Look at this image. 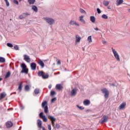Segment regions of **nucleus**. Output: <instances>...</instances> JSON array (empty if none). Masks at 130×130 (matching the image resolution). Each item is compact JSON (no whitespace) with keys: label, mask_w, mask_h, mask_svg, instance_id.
I'll return each instance as SVG.
<instances>
[{"label":"nucleus","mask_w":130,"mask_h":130,"mask_svg":"<svg viewBox=\"0 0 130 130\" xmlns=\"http://www.w3.org/2000/svg\"><path fill=\"white\" fill-rule=\"evenodd\" d=\"M44 20L49 24V25H53L55 23V20L50 17H44Z\"/></svg>","instance_id":"f257e3e1"},{"label":"nucleus","mask_w":130,"mask_h":130,"mask_svg":"<svg viewBox=\"0 0 130 130\" xmlns=\"http://www.w3.org/2000/svg\"><path fill=\"white\" fill-rule=\"evenodd\" d=\"M103 94H104L105 98L107 99L109 97V91L106 88H104L101 89Z\"/></svg>","instance_id":"f03ea898"},{"label":"nucleus","mask_w":130,"mask_h":130,"mask_svg":"<svg viewBox=\"0 0 130 130\" xmlns=\"http://www.w3.org/2000/svg\"><path fill=\"white\" fill-rule=\"evenodd\" d=\"M112 52L114 54V56L115 57L116 60H117L118 61H120V58L119 57V55L118 54V53L116 51L115 49H112Z\"/></svg>","instance_id":"7ed1b4c3"},{"label":"nucleus","mask_w":130,"mask_h":130,"mask_svg":"<svg viewBox=\"0 0 130 130\" xmlns=\"http://www.w3.org/2000/svg\"><path fill=\"white\" fill-rule=\"evenodd\" d=\"M109 119V118H108V117H107V116L105 115L100 120V123L102 124V123H104V122H107Z\"/></svg>","instance_id":"20e7f679"},{"label":"nucleus","mask_w":130,"mask_h":130,"mask_svg":"<svg viewBox=\"0 0 130 130\" xmlns=\"http://www.w3.org/2000/svg\"><path fill=\"white\" fill-rule=\"evenodd\" d=\"M48 118L51 121L52 125L53 127H54V125H55V123H54V121L56 120V118L53 117L52 116L49 115Z\"/></svg>","instance_id":"39448f33"},{"label":"nucleus","mask_w":130,"mask_h":130,"mask_svg":"<svg viewBox=\"0 0 130 130\" xmlns=\"http://www.w3.org/2000/svg\"><path fill=\"white\" fill-rule=\"evenodd\" d=\"M44 72L43 71H39L38 73V75L39 76V77H42L43 79H48V75H46V76L44 77Z\"/></svg>","instance_id":"423d86ee"},{"label":"nucleus","mask_w":130,"mask_h":130,"mask_svg":"<svg viewBox=\"0 0 130 130\" xmlns=\"http://www.w3.org/2000/svg\"><path fill=\"white\" fill-rule=\"evenodd\" d=\"M84 17H85V15H81L79 16L78 20L79 22H81V23H82V24H86V21L84 20Z\"/></svg>","instance_id":"0eeeda50"},{"label":"nucleus","mask_w":130,"mask_h":130,"mask_svg":"<svg viewBox=\"0 0 130 130\" xmlns=\"http://www.w3.org/2000/svg\"><path fill=\"white\" fill-rule=\"evenodd\" d=\"M24 60H25L26 62H30L31 61V59L30 58V56L28 55H24Z\"/></svg>","instance_id":"6e6552de"},{"label":"nucleus","mask_w":130,"mask_h":130,"mask_svg":"<svg viewBox=\"0 0 130 130\" xmlns=\"http://www.w3.org/2000/svg\"><path fill=\"white\" fill-rule=\"evenodd\" d=\"M78 92V89L74 88L71 91V96L74 97V96H76L77 95V92Z\"/></svg>","instance_id":"1a4fd4ad"},{"label":"nucleus","mask_w":130,"mask_h":130,"mask_svg":"<svg viewBox=\"0 0 130 130\" xmlns=\"http://www.w3.org/2000/svg\"><path fill=\"white\" fill-rule=\"evenodd\" d=\"M37 68V64L35 62H32L30 63V68L32 71H35Z\"/></svg>","instance_id":"9d476101"},{"label":"nucleus","mask_w":130,"mask_h":130,"mask_svg":"<svg viewBox=\"0 0 130 130\" xmlns=\"http://www.w3.org/2000/svg\"><path fill=\"white\" fill-rule=\"evenodd\" d=\"M37 125H38V127H39V128L41 129L42 128V121H41V120L40 119H38L37 120Z\"/></svg>","instance_id":"9b49d317"},{"label":"nucleus","mask_w":130,"mask_h":130,"mask_svg":"<svg viewBox=\"0 0 130 130\" xmlns=\"http://www.w3.org/2000/svg\"><path fill=\"white\" fill-rule=\"evenodd\" d=\"M69 24L71 25H75V26H77V27H80V24L77 23L76 21L74 20H71L69 22Z\"/></svg>","instance_id":"f8f14e48"},{"label":"nucleus","mask_w":130,"mask_h":130,"mask_svg":"<svg viewBox=\"0 0 130 130\" xmlns=\"http://www.w3.org/2000/svg\"><path fill=\"white\" fill-rule=\"evenodd\" d=\"M75 38L76 44H78V43H80V42L81 41V39H82V38H81V37H80L79 35H76L75 36Z\"/></svg>","instance_id":"ddd939ff"},{"label":"nucleus","mask_w":130,"mask_h":130,"mask_svg":"<svg viewBox=\"0 0 130 130\" xmlns=\"http://www.w3.org/2000/svg\"><path fill=\"white\" fill-rule=\"evenodd\" d=\"M38 64H39L40 66V67H41V68L42 69H43V68H44V67H45L44 63L43 62V61H42L41 59H39L38 60Z\"/></svg>","instance_id":"4468645a"},{"label":"nucleus","mask_w":130,"mask_h":130,"mask_svg":"<svg viewBox=\"0 0 130 130\" xmlns=\"http://www.w3.org/2000/svg\"><path fill=\"white\" fill-rule=\"evenodd\" d=\"M125 106H126V103H123L121 104V105L119 107V109L120 110H122V109H124V108H125Z\"/></svg>","instance_id":"2eb2a0df"},{"label":"nucleus","mask_w":130,"mask_h":130,"mask_svg":"<svg viewBox=\"0 0 130 130\" xmlns=\"http://www.w3.org/2000/svg\"><path fill=\"white\" fill-rule=\"evenodd\" d=\"M91 102L89 100H86L83 102V104L85 106H88V105H90Z\"/></svg>","instance_id":"dca6fc26"},{"label":"nucleus","mask_w":130,"mask_h":130,"mask_svg":"<svg viewBox=\"0 0 130 130\" xmlns=\"http://www.w3.org/2000/svg\"><path fill=\"white\" fill-rule=\"evenodd\" d=\"M6 125L8 128H10V127L13 126V122L12 121H8L6 123Z\"/></svg>","instance_id":"f3484780"},{"label":"nucleus","mask_w":130,"mask_h":130,"mask_svg":"<svg viewBox=\"0 0 130 130\" xmlns=\"http://www.w3.org/2000/svg\"><path fill=\"white\" fill-rule=\"evenodd\" d=\"M62 86H61V84H56V89H57V90H59V91H60V90H62Z\"/></svg>","instance_id":"a211bd4d"},{"label":"nucleus","mask_w":130,"mask_h":130,"mask_svg":"<svg viewBox=\"0 0 130 130\" xmlns=\"http://www.w3.org/2000/svg\"><path fill=\"white\" fill-rule=\"evenodd\" d=\"M28 69L25 68L24 69H22L21 71V74H26V75L28 74Z\"/></svg>","instance_id":"6ab92c4d"},{"label":"nucleus","mask_w":130,"mask_h":130,"mask_svg":"<svg viewBox=\"0 0 130 130\" xmlns=\"http://www.w3.org/2000/svg\"><path fill=\"white\" fill-rule=\"evenodd\" d=\"M90 20L92 23H95V22H96V18H95L94 16H90Z\"/></svg>","instance_id":"aec40b11"},{"label":"nucleus","mask_w":130,"mask_h":130,"mask_svg":"<svg viewBox=\"0 0 130 130\" xmlns=\"http://www.w3.org/2000/svg\"><path fill=\"white\" fill-rule=\"evenodd\" d=\"M7 96V94H6V92H2L1 94V96H0V100H2V99H3V98H5Z\"/></svg>","instance_id":"412c9836"},{"label":"nucleus","mask_w":130,"mask_h":130,"mask_svg":"<svg viewBox=\"0 0 130 130\" xmlns=\"http://www.w3.org/2000/svg\"><path fill=\"white\" fill-rule=\"evenodd\" d=\"M31 10L36 12H38V8H37V7H36V6H32L31 7Z\"/></svg>","instance_id":"4be33fe9"},{"label":"nucleus","mask_w":130,"mask_h":130,"mask_svg":"<svg viewBox=\"0 0 130 130\" xmlns=\"http://www.w3.org/2000/svg\"><path fill=\"white\" fill-rule=\"evenodd\" d=\"M123 3V0H117L116 1V6H119Z\"/></svg>","instance_id":"5701e85b"},{"label":"nucleus","mask_w":130,"mask_h":130,"mask_svg":"<svg viewBox=\"0 0 130 130\" xmlns=\"http://www.w3.org/2000/svg\"><path fill=\"white\" fill-rule=\"evenodd\" d=\"M27 2L29 5H34L36 0H27Z\"/></svg>","instance_id":"b1692460"},{"label":"nucleus","mask_w":130,"mask_h":130,"mask_svg":"<svg viewBox=\"0 0 130 130\" xmlns=\"http://www.w3.org/2000/svg\"><path fill=\"white\" fill-rule=\"evenodd\" d=\"M23 87V83L21 82L19 84V86L18 87V90L19 92H21L22 91V88Z\"/></svg>","instance_id":"393cba45"},{"label":"nucleus","mask_w":130,"mask_h":130,"mask_svg":"<svg viewBox=\"0 0 130 130\" xmlns=\"http://www.w3.org/2000/svg\"><path fill=\"white\" fill-rule=\"evenodd\" d=\"M103 4L104 6H105V7H107L108 5H109V2L106 1H104L103 2Z\"/></svg>","instance_id":"a878e982"},{"label":"nucleus","mask_w":130,"mask_h":130,"mask_svg":"<svg viewBox=\"0 0 130 130\" xmlns=\"http://www.w3.org/2000/svg\"><path fill=\"white\" fill-rule=\"evenodd\" d=\"M11 76V72L10 71L8 72L5 76V79H8V78H10Z\"/></svg>","instance_id":"bb28decb"},{"label":"nucleus","mask_w":130,"mask_h":130,"mask_svg":"<svg viewBox=\"0 0 130 130\" xmlns=\"http://www.w3.org/2000/svg\"><path fill=\"white\" fill-rule=\"evenodd\" d=\"M44 112L46 114L48 113V107H47V106H45L44 107Z\"/></svg>","instance_id":"cd10ccee"},{"label":"nucleus","mask_w":130,"mask_h":130,"mask_svg":"<svg viewBox=\"0 0 130 130\" xmlns=\"http://www.w3.org/2000/svg\"><path fill=\"white\" fill-rule=\"evenodd\" d=\"M25 91H29L30 90V85H26L25 86Z\"/></svg>","instance_id":"c85d7f7f"},{"label":"nucleus","mask_w":130,"mask_h":130,"mask_svg":"<svg viewBox=\"0 0 130 130\" xmlns=\"http://www.w3.org/2000/svg\"><path fill=\"white\" fill-rule=\"evenodd\" d=\"M21 68L22 69V70L25 69H27V66H26V64L24 63H23L21 64Z\"/></svg>","instance_id":"c756f323"},{"label":"nucleus","mask_w":130,"mask_h":130,"mask_svg":"<svg viewBox=\"0 0 130 130\" xmlns=\"http://www.w3.org/2000/svg\"><path fill=\"white\" fill-rule=\"evenodd\" d=\"M87 41L90 43L92 42V36H89L87 38Z\"/></svg>","instance_id":"7c9ffc66"},{"label":"nucleus","mask_w":130,"mask_h":130,"mask_svg":"<svg viewBox=\"0 0 130 130\" xmlns=\"http://www.w3.org/2000/svg\"><path fill=\"white\" fill-rule=\"evenodd\" d=\"M6 59L4 57H0V62H5Z\"/></svg>","instance_id":"2f4dec72"},{"label":"nucleus","mask_w":130,"mask_h":130,"mask_svg":"<svg viewBox=\"0 0 130 130\" xmlns=\"http://www.w3.org/2000/svg\"><path fill=\"white\" fill-rule=\"evenodd\" d=\"M45 105H47V102L45 101L42 103V107H45Z\"/></svg>","instance_id":"473e14b6"},{"label":"nucleus","mask_w":130,"mask_h":130,"mask_svg":"<svg viewBox=\"0 0 130 130\" xmlns=\"http://www.w3.org/2000/svg\"><path fill=\"white\" fill-rule=\"evenodd\" d=\"M102 18L103 19H105V20H107V19H108V16H107V15L106 14H103L102 16Z\"/></svg>","instance_id":"72a5a7b5"},{"label":"nucleus","mask_w":130,"mask_h":130,"mask_svg":"<svg viewBox=\"0 0 130 130\" xmlns=\"http://www.w3.org/2000/svg\"><path fill=\"white\" fill-rule=\"evenodd\" d=\"M35 93L36 94H39V89L36 88L34 90Z\"/></svg>","instance_id":"f704fd0d"},{"label":"nucleus","mask_w":130,"mask_h":130,"mask_svg":"<svg viewBox=\"0 0 130 130\" xmlns=\"http://www.w3.org/2000/svg\"><path fill=\"white\" fill-rule=\"evenodd\" d=\"M42 118L44 122H46L47 121V118H46V116H44Z\"/></svg>","instance_id":"c9c22d12"},{"label":"nucleus","mask_w":130,"mask_h":130,"mask_svg":"<svg viewBox=\"0 0 130 130\" xmlns=\"http://www.w3.org/2000/svg\"><path fill=\"white\" fill-rule=\"evenodd\" d=\"M19 19L22 20V19H24V18H26V16H25L24 14L23 15H21L19 16Z\"/></svg>","instance_id":"e433bc0d"},{"label":"nucleus","mask_w":130,"mask_h":130,"mask_svg":"<svg viewBox=\"0 0 130 130\" xmlns=\"http://www.w3.org/2000/svg\"><path fill=\"white\" fill-rule=\"evenodd\" d=\"M7 45L8 47H13V44L12 43H8Z\"/></svg>","instance_id":"4c0bfd02"},{"label":"nucleus","mask_w":130,"mask_h":130,"mask_svg":"<svg viewBox=\"0 0 130 130\" xmlns=\"http://www.w3.org/2000/svg\"><path fill=\"white\" fill-rule=\"evenodd\" d=\"M13 2L14 4H15V5H19V2H18L17 0H13Z\"/></svg>","instance_id":"58836bf2"},{"label":"nucleus","mask_w":130,"mask_h":130,"mask_svg":"<svg viewBox=\"0 0 130 130\" xmlns=\"http://www.w3.org/2000/svg\"><path fill=\"white\" fill-rule=\"evenodd\" d=\"M80 13L82 14H86V11H85V10L83 9H80Z\"/></svg>","instance_id":"ea45409f"},{"label":"nucleus","mask_w":130,"mask_h":130,"mask_svg":"<svg viewBox=\"0 0 130 130\" xmlns=\"http://www.w3.org/2000/svg\"><path fill=\"white\" fill-rule=\"evenodd\" d=\"M44 116H45L43 115V112H41V113H40V117L41 118H42Z\"/></svg>","instance_id":"a19ab883"},{"label":"nucleus","mask_w":130,"mask_h":130,"mask_svg":"<svg viewBox=\"0 0 130 130\" xmlns=\"http://www.w3.org/2000/svg\"><path fill=\"white\" fill-rule=\"evenodd\" d=\"M14 49H19V46H18L17 45H15L14 46Z\"/></svg>","instance_id":"79ce46f5"},{"label":"nucleus","mask_w":130,"mask_h":130,"mask_svg":"<svg viewBox=\"0 0 130 130\" xmlns=\"http://www.w3.org/2000/svg\"><path fill=\"white\" fill-rule=\"evenodd\" d=\"M55 91H51V93H50L51 96H53V95H55Z\"/></svg>","instance_id":"37998d69"},{"label":"nucleus","mask_w":130,"mask_h":130,"mask_svg":"<svg viewBox=\"0 0 130 130\" xmlns=\"http://www.w3.org/2000/svg\"><path fill=\"white\" fill-rule=\"evenodd\" d=\"M56 101V98H54L51 100L52 103H53V102H55Z\"/></svg>","instance_id":"c03bdc74"},{"label":"nucleus","mask_w":130,"mask_h":130,"mask_svg":"<svg viewBox=\"0 0 130 130\" xmlns=\"http://www.w3.org/2000/svg\"><path fill=\"white\" fill-rule=\"evenodd\" d=\"M96 11L98 12V14H101V10H100V9L97 8Z\"/></svg>","instance_id":"a18cd8bd"},{"label":"nucleus","mask_w":130,"mask_h":130,"mask_svg":"<svg viewBox=\"0 0 130 130\" xmlns=\"http://www.w3.org/2000/svg\"><path fill=\"white\" fill-rule=\"evenodd\" d=\"M76 106L78 108L80 109V110H83V109H84V108H83L82 107H79L78 105Z\"/></svg>","instance_id":"49530a36"},{"label":"nucleus","mask_w":130,"mask_h":130,"mask_svg":"<svg viewBox=\"0 0 130 130\" xmlns=\"http://www.w3.org/2000/svg\"><path fill=\"white\" fill-rule=\"evenodd\" d=\"M60 127V125L58 123L56 124V128H59Z\"/></svg>","instance_id":"de8ad7c7"},{"label":"nucleus","mask_w":130,"mask_h":130,"mask_svg":"<svg viewBox=\"0 0 130 130\" xmlns=\"http://www.w3.org/2000/svg\"><path fill=\"white\" fill-rule=\"evenodd\" d=\"M6 4L7 7L10 6V3H9V1H7V2H6Z\"/></svg>","instance_id":"09e8293b"},{"label":"nucleus","mask_w":130,"mask_h":130,"mask_svg":"<svg viewBox=\"0 0 130 130\" xmlns=\"http://www.w3.org/2000/svg\"><path fill=\"white\" fill-rule=\"evenodd\" d=\"M23 15H24V16H25V17H27V16H29L30 14H29L28 13H24Z\"/></svg>","instance_id":"8fccbe9b"},{"label":"nucleus","mask_w":130,"mask_h":130,"mask_svg":"<svg viewBox=\"0 0 130 130\" xmlns=\"http://www.w3.org/2000/svg\"><path fill=\"white\" fill-rule=\"evenodd\" d=\"M48 128L49 130H51V125L50 124L48 125Z\"/></svg>","instance_id":"3c124183"},{"label":"nucleus","mask_w":130,"mask_h":130,"mask_svg":"<svg viewBox=\"0 0 130 130\" xmlns=\"http://www.w3.org/2000/svg\"><path fill=\"white\" fill-rule=\"evenodd\" d=\"M46 76H48V78L49 77V75H48V74L44 73V77H46Z\"/></svg>","instance_id":"603ef678"},{"label":"nucleus","mask_w":130,"mask_h":130,"mask_svg":"<svg viewBox=\"0 0 130 130\" xmlns=\"http://www.w3.org/2000/svg\"><path fill=\"white\" fill-rule=\"evenodd\" d=\"M61 62H60V60H58L57 61V64H59V66H60Z\"/></svg>","instance_id":"864d4df0"},{"label":"nucleus","mask_w":130,"mask_h":130,"mask_svg":"<svg viewBox=\"0 0 130 130\" xmlns=\"http://www.w3.org/2000/svg\"><path fill=\"white\" fill-rule=\"evenodd\" d=\"M110 86H115V84L114 83H110L109 84Z\"/></svg>","instance_id":"5fc2aeb1"},{"label":"nucleus","mask_w":130,"mask_h":130,"mask_svg":"<svg viewBox=\"0 0 130 130\" xmlns=\"http://www.w3.org/2000/svg\"><path fill=\"white\" fill-rule=\"evenodd\" d=\"M102 42L103 44H106V43H107V42H106V41H102Z\"/></svg>","instance_id":"6e6d98bb"},{"label":"nucleus","mask_w":130,"mask_h":130,"mask_svg":"<svg viewBox=\"0 0 130 130\" xmlns=\"http://www.w3.org/2000/svg\"><path fill=\"white\" fill-rule=\"evenodd\" d=\"M51 87H52V85H51V84H50V85L48 86L49 89H51Z\"/></svg>","instance_id":"4d7b16f0"},{"label":"nucleus","mask_w":130,"mask_h":130,"mask_svg":"<svg viewBox=\"0 0 130 130\" xmlns=\"http://www.w3.org/2000/svg\"><path fill=\"white\" fill-rule=\"evenodd\" d=\"M94 30H95V31H99V28H98V27H96L94 28Z\"/></svg>","instance_id":"13d9d810"},{"label":"nucleus","mask_w":130,"mask_h":130,"mask_svg":"<svg viewBox=\"0 0 130 130\" xmlns=\"http://www.w3.org/2000/svg\"><path fill=\"white\" fill-rule=\"evenodd\" d=\"M107 9H108V10H110L111 8H110V7L108 6V7H107Z\"/></svg>","instance_id":"bf43d9fd"},{"label":"nucleus","mask_w":130,"mask_h":130,"mask_svg":"<svg viewBox=\"0 0 130 130\" xmlns=\"http://www.w3.org/2000/svg\"><path fill=\"white\" fill-rule=\"evenodd\" d=\"M42 130H46V129H45V128H44V127H42Z\"/></svg>","instance_id":"052dcab7"},{"label":"nucleus","mask_w":130,"mask_h":130,"mask_svg":"<svg viewBox=\"0 0 130 130\" xmlns=\"http://www.w3.org/2000/svg\"><path fill=\"white\" fill-rule=\"evenodd\" d=\"M2 80H3V78H0V82H1V81H2Z\"/></svg>","instance_id":"680f3d73"},{"label":"nucleus","mask_w":130,"mask_h":130,"mask_svg":"<svg viewBox=\"0 0 130 130\" xmlns=\"http://www.w3.org/2000/svg\"><path fill=\"white\" fill-rule=\"evenodd\" d=\"M5 3H7V2H8V0H4Z\"/></svg>","instance_id":"e2e57ef3"},{"label":"nucleus","mask_w":130,"mask_h":130,"mask_svg":"<svg viewBox=\"0 0 130 130\" xmlns=\"http://www.w3.org/2000/svg\"><path fill=\"white\" fill-rule=\"evenodd\" d=\"M22 0H19V2H21Z\"/></svg>","instance_id":"0e129e2a"},{"label":"nucleus","mask_w":130,"mask_h":130,"mask_svg":"<svg viewBox=\"0 0 130 130\" xmlns=\"http://www.w3.org/2000/svg\"><path fill=\"white\" fill-rule=\"evenodd\" d=\"M58 74H59V72H58Z\"/></svg>","instance_id":"69168bd1"},{"label":"nucleus","mask_w":130,"mask_h":130,"mask_svg":"<svg viewBox=\"0 0 130 130\" xmlns=\"http://www.w3.org/2000/svg\"><path fill=\"white\" fill-rule=\"evenodd\" d=\"M58 74H59V72H58Z\"/></svg>","instance_id":"338daca9"}]
</instances>
